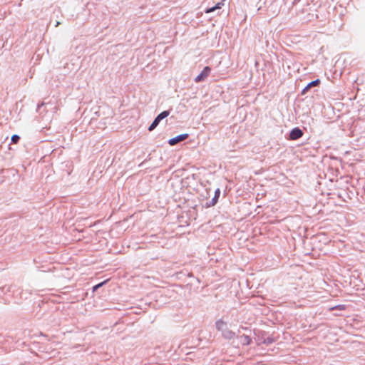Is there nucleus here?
<instances>
[{
  "label": "nucleus",
  "mask_w": 365,
  "mask_h": 365,
  "mask_svg": "<svg viewBox=\"0 0 365 365\" xmlns=\"http://www.w3.org/2000/svg\"><path fill=\"white\" fill-rule=\"evenodd\" d=\"M170 113V110H163L160 113H159L153 120L152 123L148 127L149 131H153L155 128L158 125L160 122L167 118Z\"/></svg>",
  "instance_id": "obj_1"
},
{
  "label": "nucleus",
  "mask_w": 365,
  "mask_h": 365,
  "mask_svg": "<svg viewBox=\"0 0 365 365\" xmlns=\"http://www.w3.org/2000/svg\"><path fill=\"white\" fill-rule=\"evenodd\" d=\"M303 135L304 131L299 127H294L290 130L287 140H297L301 138Z\"/></svg>",
  "instance_id": "obj_2"
},
{
  "label": "nucleus",
  "mask_w": 365,
  "mask_h": 365,
  "mask_svg": "<svg viewBox=\"0 0 365 365\" xmlns=\"http://www.w3.org/2000/svg\"><path fill=\"white\" fill-rule=\"evenodd\" d=\"M220 194H221L220 189L217 188L215 190L214 196L212 197V198L210 200H207L205 202V204L203 205V207L205 208H209V207L215 206L218 202Z\"/></svg>",
  "instance_id": "obj_3"
},
{
  "label": "nucleus",
  "mask_w": 365,
  "mask_h": 365,
  "mask_svg": "<svg viewBox=\"0 0 365 365\" xmlns=\"http://www.w3.org/2000/svg\"><path fill=\"white\" fill-rule=\"evenodd\" d=\"M211 72V68L210 66H205L202 71L195 77V81L200 83L204 81Z\"/></svg>",
  "instance_id": "obj_4"
},
{
  "label": "nucleus",
  "mask_w": 365,
  "mask_h": 365,
  "mask_svg": "<svg viewBox=\"0 0 365 365\" xmlns=\"http://www.w3.org/2000/svg\"><path fill=\"white\" fill-rule=\"evenodd\" d=\"M189 135L187 133L180 134L174 138L168 140V144L171 146L176 145L177 143L186 140Z\"/></svg>",
  "instance_id": "obj_5"
},
{
  "label": "nucleus",
  "mask_w": 365,
  "mask_h": 365,
  "mask_svg": "<svg viewBox=\"0 0 365 365\" xmlns=\"http://www.w3.org/2000/svg\"><path fill=\"white\" fill-rule=\"evenodd\" d=\"M215 327L217 330L222 333L227 329V323L222 319H220L215 322Z\"/></svg>",
  "instance_id": "obj_6"
},
{
  "label": "nucleus",
  "mask_w": 365,
  "mask_h": 365,
  "mask_svg": "<svg viewBox=\"0 0 365 365\" xmlns=\"http://www.w3.org/2000/svg\"><path fill=\"white\" fill-rule=\"evenodd\" d=\"M222 336L226 339H232L235 338V333L227 328L222 333Z\"/></svg>",
  "instance_id": "obj_7"
},
{
  "label": "nucleus",
  "mask_w": 365,
  "mask_h": 365,
  "mask_svg": "<svg viewBox=\"0 0 365 365\" xmlns=\"http://www.w3.org/2000/svg\"><path fill=\"white\" fill-rule=\"evenodd\" d=\"M240 342L244 346L250 345L252 342V339L248 335L242 334V336H240Z\"/></svg>",
  "instance_id": "obj_8"
},
{
  "label": "nucleus",
  "mask_w": 365,
  "mask_h": 365,
  "mask_svg": "<svg viewBox=\"0 0 365 365\" xmlns=\"http://www.w3.org/2000/svg\"><path fill=\"white\" fill-rule=\"evenodd\" d=\"M321 81L319 78H317L311 82H309L305 87L307 88V90H309L310 91L312 88L319 86Z\"/></svg>",
  "instance_id": "obj_9"
},
{
  "label": "nucleus",
  "mask_w": 365,
  "mask_h": 365,
  "mask_svg": "<svg viewBox=\"0 0 365 365\" xmlns=\"http://www.w3.org/2000/svg\"><path fill=\"white\" fill-rule=\"evenodd\" d=\"M12 288H13V287L11 285H5V286L0 287V292L2 294H7V293L11 292Z\"/></svg>",
  "instance_id": "obj_10"
},
{
  "label": "nucleus",
  "mask_w": 365,
  "mask_h": 365,
  "mask_svg": "<svg viewBox=\"0 0 365 365\" xmlns=\"http://www.w3.org/2000/svg\"><path fill=\"white\" fill-rule=\"evenodd\" d=\"M107 282V280H104L96 285H94L93 287H92V291L94 292H96L99 288L102 287L104 284H106V283Z\"/></svg>",
  "instance_id": "obj_11"
},
{
  "label": "nucleus",
  "mask_w": 365,
  "mask_h": 365,
  "mask_svg": "<svg viewBox=\"0 0 365 365\" xmlns=\"http://www.w3.org/2000/svg\"><path fill=\"white\" fill-rule=\"evenodd\" d=\"M20 136L17 134H14L11 136V143L13 144H17L20 140Z\"/></svg>",
  "instance_id": "obj_12"
},
{
  "label": "nucleus",
  "mask_w": 365,
  "mask_h": 365,
  "mask_svg": "<svg viewBox=\"0 0 365 365\" xmlns=\"http://www.w3.org/2000/svg\"><path fill=\"white\" fill-rule=\"evenodd\" d=\"M274 339L271 336H268L266 339H264L263 344L266 345H270L274 342Z\"/></svg>",
  "instance_id": "obj_13"
},
{
  "label": "nucleus",
  "mask_w": 365,
  "mask_h": 365,
  "mask_svg": "<svg viewBox=\"0 0 365 365\" xmlns=\"http://www.w3.org/2000/svg\"><path fill=\"white\" fill-rule=\"evenodd\" d=\"M345 305L344 304H339L336 306H334L331 308H330L331 310H344L345 309Z\"/></svg>",
  "instance_id": "obj_14"
},
{
  "label": "nucleus",
  "mask_w": 365,
  "mask_h": 365,
  "mask_svg": "<svg viewBox=\"0 0 365 365\" xmlns=\"http://www.w3.org/2000/svg\"><path fill=\"white\" fill-rule=\"evenodd\" d=\"M224 1L225 0H222V1L217 3L215 6H213V8L215 10L220 9L222 7V6L224 5Z\"/></svg>",
  "instance_id": "obj_15"
},
{
  "label": "nucleus",
  "mask_w": 365,
  "mask_h": 365,
  "mask_svg": "<svg viewBox=\"0 0 365 365\" xmlns=\"http://www.w3.org/2000/svg\"><path fill=\"white\" fill-rule=\"evenodd\" d=\"M187 276H188L189 277H192V278H193L195 280H196V282H197V283H200V279H199L198 278H197V277H194V275H193L192 273H188Z\"/></svg>",
  "instance_id": "obj_16"
},
{
  "label": "nucleus",
  "mask_w": 365,
  "mask_h": 365,
  "mask_svg": "<svg viewBox=\"0 0 365 365\" xmlns=\"http://www.w3.org/2000/svg\"><path fill=\"white\" fill-rule=\"evenodd\" d=\"M215 11V9L213 8V6L212 7H210V8H207L206 10H205V12L206 13H211L212 11Z\"/></svg>",
  "instance_id": "obj_17"
},
{
  "label": "nucleus",
  "mask_w": 365,
  "mask_h": 365,
  "mask_svg": "<svg viewBox=\"0 0 365 365\" xmlns=\"http://www.w3.org/2000/svg\"><path fill=\"white\" fill-rule=\"evenodd\" d=\"M308 92H309V90H307V88H306V87H304V88L302 89V92H301V94H302V95H306Z\"/></svg>",
  "instance_id": "obj_18"
},
{
  "label": "nucleus",
  "mask_w": 365,
  "mask_h": 365,
  "mask_svg": "<svg viewBox=\"0 0 365 365\" xmlns=\"http://www.w3.org/2000/svg\"><path fill=\"white\" fill-rule=\"evenodd\" d=\"M44 105V103H41V104H38V106H37V110L40 109V108L41 106H43Z\"/></svg>",
  "instance_id": "obj_19"
},
{
  "label": "nucleus",
  "mask_w": 365,
  "mask_h": 365,
  "mask_svg": "<svg viewBox=\"0 0 365 365\" xmlns=\"http://www.w3.org/2000/svg\"><path fill=\"white\" fill-rule=\"evenodd\" d=\"M147 160H145L143 162H142L140 165H139V167H141L143 166V165L145 163Z\"/></svg>",
  "instance_id": "obj_20"
},
{
  "label": "nucleus",
  "mask_w": 365,
  "mask_h": 365,
  "mask_svg": "<svg viewBox=\"0 0 365 365\" xmlns=\"http://www.w3.org/2000/svg\"><path fill=\"white\" fill-rule=\"evenodd\" d=\"M59 24H60V22H59V21H56V24L55 26L56 27V26H58Z\"/></svg>",
  "instance_id": "obj_21"
}]
</instances>
